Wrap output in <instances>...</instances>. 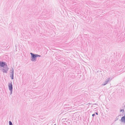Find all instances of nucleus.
<instances>
[{
    "instance_id": "1",
    "label": "nucleus",
    "mask_w": 125,
    "mask_h": 125,
    "mask_svg": "<svg viewBox=\"0 0 125 125\" xmlns=\"http://www.w3.org/2000/svg\"><path fill=\"white\" fill-rule=\"evenodd\" d=\"M30 54L31 55V61H32L35 62L36 60V58L38 57H40L41 56L40 55L33 53H31Z\"/></svg>"
},
{
    "instance_id": "2",
    "label": "nucleus",
    "mask_w": 125,
    "mask_h": 125,
    "mask_svg": "<svg viewBox=\"0 0 125 125\" xmlns=\"http://www.w3.org/2000/svg\"><path fill=\"white\" fill-rule=\"evenodd\" d=\"M4 66L3 67V68L2 69V71L3 73H7V71H8L9 68L7 67V65H6V66Z\"/></svg>"
},
{
    "instance_id": "3",
    "label": "nucleus",
    "mask_w": 125,
    "mask_h": 125,
    "mask_svg": "<svg viewBox=\"0 0 125 125\" xmlns=\"http://www.w3.org/2000/svg\"><path fill=\"white\" fill-rule=\"evenodd\" d=\"M12 83V82L11 81L9 83L8 87L9 90L13 89V85Z\"/></svg>"
},
{
    "instance_id": "4",
    "label": "nucleus",
    "mask_w": 125,
    "mask_h": 125,
    "mask_svg": "<svg viewBox=\"0 0 125 125\" xmlns=\"http://www.w3.org/2000/svg\"><path fill=\"white\" fill-rule=\"evenodd\" d=\"M6 65L5 62L0 61V66L1 67H3Z\"/></svg>"
},
{
    "instance_id": "5",
    "label": "nucleus",
    "mask_w": 125,
    "mask_h": 125,
    "mask_svg": "<svg viewBox=\"0 0 125 125\" xmlns=\"http://www.w3.org/2000/svg\"><path fill=\"white\" fill-rule=\"evenodd\" d=\"M110 80V78H108L105 82L103 83L102 85H106L108 82Z\"/></svg>"
},
{
    "instance_id": "6",
    "label": "nucleus",
    "mask_w": 125,
    "mask_h": 125,
    "mask_svg": "<svg viewBox=\"0 0 125 125\" xmlns=\"http://www.w3.org/2000/svg\"><path fill=\"white\" fill-rule=\"evenodd\" d=\"M121 122L125 123V115L122 117L121 119Z\"/></svg>"
},
{
    "instance_id": "7",
    "label": "nucleus",
    "mask_w": 125,
    "mask_h": 125,
    "mask_svg": "<svg viewBox=\"0 0 125 125\" xmlns=\"http://www.w3.org/2000/svg\"><path fill=\"white\" fill-rule=\"evenodd\" d=\"M10 77L12 80H13L14 79V74L13 73L12 74H11V75H10Z\"/></svg>"
},
{
    "instance_id": "8",
    "label": "nucleus",
    "mask_w": 125,
    "mask_h": 125,
    "mask_svg": "<svg viewBox=\"0 0 125 125\" xmlns=\"http://www.w3.org/2000/svg\"><path fill=\"white\" fill-rule=\"evenodd\" d=\"M10 73H11V74H12L13 73V74H14V69L13 68L12 69Z\"/></svg>"
},
{
    "instance_id": "9",
    "label": "nucleus",
    "mask_w": 125,
    "mask_h": 125,
    "mask_svg": "<svg viewBox=\"0 0 125 125\" xmlns=\"http://www.w3.org/2000/svg\"><path fill=\"white\" fill-rule=\"evenodd\" d=\"M9 125H13L12 122L10 121H9Z\"/></svg>"
},
{
    "instance_id": "10",
    "label": "nucleus",
    "mask_w": 125,
    "mask_h": 125,
    "mask_svg": "<svg viewBox=\"0 0 125 125\" xmlns=\"http://www.w3.org/2000/svg\"><path fill=\"white\" fill-rule=\"evenodd\" d=\"M9 90L10 91V95H11L12 93V89H11V90Z\"/></svg>"
},
{
    "instance_id": "11",
    "label": "nucleus",
    "mask_w": 125,
    "mask_h": 125,
    "mask_svg": "<svg viewBox=\"0 0 125 125\" xmlns=\"http://www.w3.org/2000/svg\"><path fill=\"white\" fill-rule=\"evenodd\" d=\"M122 113H124V109H121V110H120V112H122Z\"/></svg>"
},
{
    "instance_id": "12",
    "label": "nucleus",
    "mask_w": 125,
    "mask_h": 125,
    "mask_svg": "<svg viewBox=\"0 0 125 125\" xmlns=\"http://www.w3.org/2000/svg\"><path fill=\"white\" fill-rule=\"evenodd\" d=\"M95 114H92V116H93V117H94L95 116Z\"/></svg>"
},
{
    "instance_id": "13",
    "label": "nucleus",
    "mask_w": 125,
    "mask_h": 125,
    "mask_svg": "<svg viewBox=\"0 0 125 125\" xmlns=\"http://www.w3.org/2000/svg\"><path fill=\"white\" fill-rule=\"evenodd\" d=\"M95 113L97 115H98V114L97 113V112H95Z\"/></svg>"
},
{
    "instance_id": "14",
    "label": "nucleus",
    "mask_w": 125,
    "mask_h": 125,
    "mask_svg": "<svg viewBox=\"0 0 125 125\" xmlns=\"http://www.w3.org/2000/svg\"><path fill=\"white\" fill-rule=\"evenodd\" d=\"M118 118L117 117H116V120H117L118 119Z\"/></svg>"
},
{
    "instance_id": "15",
    "label": "nucleus",
    "mask_w": 125,
    "mask_h": 125,
    "mask_svg": "<svg viewBox=\"0 0 125 125\" xmlns=\"http://www.w3.org/2000/svg\"><path fill=\"white\" fill-rule=\"evenodd\" d=\"M54 125H56V124H55Z\"/></svg>"
}]
</instances>
